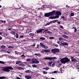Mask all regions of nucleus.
<instances>
[{
	"label": "nucleus",
	"mask_w": 79,
	"mask_h": 79,
	"mask_svg": "<svg viewBox=\"0 0 79 79\" xmlns=\"http://www.w3.org/2000/svg\"><path fill=\"white\" fill-rule=\"evenodd\" d=\"M51 16H53V15H56L55 17H50L51 19H55L56 18H59V15H61V13L57 10H54L52 12H50Z\"/></svg>",
	"instance_id": "1"
},
{
	"label": "nucleus",
	"mask_w": 79,
	"mask_h": 79,
	"mask_svg": "<svg viewBox=\"0 0 79 79\" xmlns=\"http://www.w3.org/2000/svg\"><path fill=\"white\" fill-rule=\"evenodd\" d=\"M2 71L6 72H10V70L9 69H11V70H13L14 69L11 66L4 67H2Z\"/></svg>",
	"instance_id": "2"
},
{
	"label": "nucleus",
	"mask_w": 79,
	"mask_h": 79,
	"mask_svg": "<svg viewBox=\"0 0 79 79\" xmlns=\"http://www.w3.org/2000/svg\"><path fill=\"white\" fill-rule=\"evenodd\" d=\"M60 61L62 63L65 64V63H67V62H69V61H70V60L68 59V58L67 57H66L61 59L60 60Z\"/></svg>",
	"instance_id": "3"
},
{
	"label": "nucleus",
	"mask_w": 79,
	"mask_h": 79,
	"mask_svg": "<svg viewBox=\"0 0 79 79\" xmlns=\"http://www.w3.org/2000/svg\"><path fill=\"white\" fill-rule=\"evenodd\" d=\"M59 52H60V50L58 49H52L51 50V52L54 54H55L56 53Z\"/></svg>",
	"instance_id": "4"
},
{
	"label": "nucleus",
	"mask_w": 79,
	"mask_h": 79,
	"mask_svg": "<svg viewBox=\"0 0 79 79\" xmlns=\"http://www.w3.org/2000/svg\"><path fill=\"white\" fill-rule=\"evenodd\" d=\"M57 43L59 44V45H63V46H64V45H68V44L67 42L60 43V41H57Z\"/></svg>",
	"instance_id": "5"
},
{
	"label": "nucleus",
	"mask_w": 79,
	"mask_h": 79,
	"mask_svg": "<svg viewBox=\"0 0 79 79\" xmlns=\"http://www.w3.org/2000/svg\"><path fill=\"white\" fill-rule=\"evenodd\" d=\"M31 61H32L31 63L33 64V63H39V61L34 58H33Z\"/></svg>",
	"instance_id": "6"
},
{
	"label": "nucleus",
	"mask_w": 79,
	"mask_h": 79,
	"mask_svg": "<svg viewBox=\"0 0 79 79\" xmlns=\"http://www.w3.org/2000/svg\"><path fill=\"white\" fill-rule=\"evenodd\" d=\"M56 57H46L44 58L45 60H54V59H56Z\"/></svg>",
	"instance_id": "7"
},
{
	"label": "nucleus",
	"mask_w": 79,
	"mask_h": 79,
	"mask_svg": "<svg viewBox=\"0 0 79 79\" xmlns=\"http://www.w3.org/2000/svg\"><path fill=\"white\" fill-rule=\"evenodd\" d=\"M50 16H51V15L50 14V13H46L44 15V16L46 17H48Z\"/></svg>",
	"instance_id": "8"
},
{
	"label": "nucleus",
	"mask_w": 79,
	"mask_h": 79,
	"mask_svg": "<svg viewBox=\"0 0 79 79\" xmlns=\"http://www.w3.org/2000/svg\"><path fill=\"white\" fill-rule=\"evenodd\" d=\"M25 78H26V79H31V78L32 77L29 76V75H27L26 76H25Z\"/></svg>",
	"instance_id": "9"
},
{
	"label": "nucleus",
	"mask_w": 79,
	"mask_h": 79,
	"mask_svg": "<svg viewBox=\"0 0 79 79\" xmlns=\"http://www.w3.org/2000/svg\"><path fill=\"white\" fill-rule=\"evenodd\" d=\"M37 33H40V32H42V29H40L39 30H36Z\"/></svg>",
	"instance_id": "10"
},
{
	"label": "nucleus",
	"mask_w": 79,
	"mask_h": 79,
	"mask_svg": "<svg viewBox=\"0 0 79 79\" xmlns=\"http://www.w3.org/2000/svg\"><path fill=\"white\" fill-rule=\"evenodd\" d=\"M21 63H22V62L20 60L17 61L16 62V64H18Z\"/></svg>",
	"instance_id": "11"
},
{
	"label": "nucleus",
	"mask_w": 79,
	"mask_h": 79,
	"mask_svg": "<svg viewBox=\"0 0 79 79\" xmlns=\"http://www.w3.org/2000/svg\"><path fill=\"white\" fill-rule=\"evenodd\" d=\"M59 40L60 42V43H62V41H63V38H59Z\"/></svg>",
	"instance_id": "12"
},
{
	"label": "nucleus",
	"mask_w": 79,
	"mask_h": 79,
	"mask_svg": "<svg viewBox=\"0 0 79 79\" xmlns=\"http://www.w3.org/2000/svg\"><path fill=\"white\" fill-rule=\"evenodd\" d=\"M44 52H45L46 53H48L50 52V50L45 49L44 50Z\"/></svg>",
	"instance_id": "13"
},
{
	"label": "nucleus",
	"mask_w": 79,
	"mask_h": 79,
	"mask_svg": "<svg viewBox=\"0 0 79 79\" xmlns=\"http://www.w3.org/2000/svg\"><path fill=\"white\" fill-rule=\"evenodd\" d=\"M25 73H31V71L30 70H27L25 71Z\"/></svg>",
	"instance_id": "14"
},
{
	"label": "nucleus",
	"mask_w": 79,
	"mask_h": 79,
	"mask_svg": "<svg viewBox=\"0 0 79 79\" xmlns=\"http://www.w3.org/2000/svg\"><path fill=\"white\" fill-rule=\"evenodd\" d=\"M40 46H41V47H45V46L44 45V44H43V43H40Z\"/></svg>",
	"instance_id": "15"
},
{
	"label": "nucleus",
	"mask_w": 79,
	"mask_h": 79,
	"mask_svg": "<svg viewBox=\"0 0 79 79\" xmlns=\"http://www.w3.org/2000/svg\"><path fill=\"white\" fill-rule=\"evenodd\" d=\"M72 61H74V62H76L77 61V59H73L71 60Z\"/></svg>",
	"instance_id": "16"
},
{
	"label": "nucleus",
	"mask_w": 79,
	"mask_h": 79,
	"mask_svg": "<svg viewBox=\"0 0 79 79\" xmlns=\"http://www.w3.org/2000/svg\"><path fill=\"white\" fill-rule=\"evenodd\" d=\"M63 37H64L65 39H67V38H68V36H66L65 35H63Z\"/></svg>",
	"instance_id": "17"
},
{
	"label": "nucleus",
	"mask_w": 79,
	"mask_h": 79,
	"mask_svg": "<svg viewBox=\"0 0 79 79\" xmlns=\"http://www.w3.org/2000/svg\"><path fill=\"white\" fill-rule=\"evenodd\" d=\"M40 40H44L45 39V38L43 37H41L40 38Z\"/></svg>",
	"instance_id": "18"
},
{
	"label": "nucleus",
	"mask_w": 79,
	"mask_h": 79,
	"mask_svg": "<svg viewBox=\"0 0 79 79\" xmlns=\"http://www.w3.org/2000/svg\"><path fill=\"white\" fill-rule=\"evenodd\" d=\"M19 66H24V64L21 63V64H19Z\"/></svg>",
	"instance_id": "19"
},
{
	"label": "nucleus",
	"mask_w": 79,
	"mask_h": 79,
	"mask_svg": "<svg viewBox=\"0 0 79 79\" xmlns=\"http://www.w3.org/2000/svg\"><path fill=\"white\" fill-rule=\"evenodd\" d=\"M5 47H6L5 46H2L1 47V48H3V49H5Z\"/></svg>",
	"instance_id": "20"
},
{
	"label": "nucleus",
	"mask_w": 79,
	"mask_h": 79,
	"mask_svg": "<svg viewBox=\"0 0 79 79\" xmlns=\"http://www.w3.org/2000/svg\"><path fill=\"white\" fill-rule=\"evenodd\" d=\"M43 69H45L46 71H47L48 69H49V68L48 67H46V68H44Z\"/></svg>",
	"instance_id": "21"
},
{
	"label": "nucleus",
	"mask_w": 79,
	"mask_h": 79,
	"mask_svg": "<svg viewBox=\"0 0 79 79\" xmlns=\"http://www.w3.org/2000/svg\"><path fill=\"white\" fill-rule=\"evenodd\" d=\"M43 73L44 74H47V72L45 71H43Z\"/></svg>",
	"instance_id": "22"
},
{
	"label": "nucleus",
	"mask_w": 79,
	"mask_h": 79,
	"mask_svg": "<svg viewBox=\"0 0 79 79\" xmlns=\"http://www.w3.org/2000/svg\"><path fill=\"white\" fill-rule=\"evenodd\" d=\"M5 77H0V79H5Z\"/></svg>",
	"instance_id": "23"
},
{
	"label": "nucleus",
	"mask_w": 79,
	"mask_h": 79,
	"mask_svg": "<svg viewBox=\"0 0 79 79\" xmlns=\"http://www.w3.org/2000/svg\"><path fill=\"white\" fill-rule=\"evenodd\" d=\"M26 61H31V59L30 58L27 59Z\"/></svg>",
	"instance_id": "24"
},
{
	"label": "nucleus",
	"mask_w": 79,
	"mask_h": 79,
	"mask_svg": "<svg viewBox=\"0 0 79 79\" xmlns=\"http://www.w3.org/2000/svg\"><path fill=\"white\" fill-rule=\"evenodd\" d=\"M74 15V13H71L70 14V16H73Z\"/></svg>",
	"instance_id": "25"
},
{
	"label": "nucleus",
	"mask_w": 79,
	"mask_h": 79,
	"mask_svg": "<svg viewBox=\"0 0 79 79\" xmlns=\"http://www.w3.org/2000/svg\"><path fill=\"white\" fill-rule=\"evenodd\" d=\"M32 66L33 68H37V65H32Z\"/></svg>",
	"instance_id": "26"
},
{
	"label": "nucleus",
	"mask_w": 79,
	"mask_h": 79,
	"mask_svg": "<svg viewBox=\"0 0 79 79\" xmlns=\"http://www.w3.org/2000/svg\"><path fill=\"white\" fill-rule=\"evenodd\" d=\"M30 35H31V36H33V35H34V33H30L29 34Z\"/></svg>",
	"instance_id": "27"
},
{
	"label": "nucleus",
	"mask_w": 79,
	"mask_h": 79,
	"mask_svg": "<svg viewBox=\"0 0 79 79\" xmlns=\"http://www.w3.org/2000/svg\"><path fill=\"white\" fill-rule=\"evenodd\" d=\"M12 34H13V35H15V34H16L15 32L12 31L11 32V33Z\"/></svg>",
	"instance_id": "28"
},
{
	"label": "nucleus",
	"mask_w": 79,
	"mask_h": 79,
	"mask_svg": "<svg viewBox=\"0 0 79 79\" xmlns=\"http://www.w3.org/2000/svg\"><path fill=\"white\" fill-rule=\"evenodd\" d=\"M43 48L44 49H47V48H48V47L47 46H44Z\"/></svg>",
	"instance_id": "29"
},
{
	"label": "nucleus",
	"mask_w": 79,
	"mask_h": 79,
	"mask_svg": "<svg viewBox=\"0 0 79 79\" xmlns=\"http://www.w3.org/2000/svg\"><path fill=\"white\" fill-rule=\"evenodd\" d=\"M8 48H13V47L11 46H8Z\"/></svg>",
	"instance_id": "30"
},
{
	"label": "nucleus",
	"mask_w": 79,
	"mask_h": 79,
	"mask_svg": "<svg viewBox=\"0 0 79 79\" xmlns=\"http://www.w3.org/2000/svg\"><path fill=\"white\" fill-rule=\"evenodd\" d=\"M0 63H1V64H4L5 63V62H4L0 61Z\"/></svg>",
	"instance_id": "31"
},
{
	"label": "nucleus",
	"mask_w": 79,
	"mask_h": 79,
	"mask_svg": "<svg viewBox=\"0 0 79 79\" xmlns=\"http://www.w3.org/2000/svg\"><path fill=\"white\" fill-rule=\"evenodd\" d=\"M49 39L51 40H52V39H53V37H49Z\"/></svg>",
	"instance_id": "32"
},
{
	"label": "nucleus",
	"mask_w": 79,
	"mask_h": 79,
	"mask_svg": "<svg viewBox=\"0 0 79 79\" xmlns=\"http://www.w3.org/2000/svg\"><path fill=\"white\" fill-rule=\"evenodd\" d=\"M55 63H54L52 65V67H54V66H55Z\"/></svg>",
	"instance_id": "33"
},
{
	"label": "nucleus",
	"mask_w": 79,
	"mask_h": 79,
	"mask_svg": "<svg viewBox=\"0 0 79 79\" xmlns=\"http://www.w3.org/2000/svg\"><path fill=\"white\" fill-rule=\"evenodd\" d=\"M16 35H17L16 36V38H18V37H19V36L18 35V34L16 33Z\"/></svg>",
	"instance_id": "34"
},
{
	"label": "nucleus",
	"mask_w": 79,
	"mask_h": 79,
	"mask_svg": "<svg viewBox=\"0 0 79 79\" xmlns=\"http://www.w3.org/2000/svg\"><path fill=\"white\" fill-rule=\"evenodd\" d=\"M37 56H39V57H40V53L37 54Z\"/></svg>",
	"instance_id": "35"
},
{
	"label": "nucleus",
	"mask_w": 79,
	"mask_h": 79,
	"mask_svg": "<svg viewBox=\"0 0 79 79\" xmlns=\"http://www.w3.org/2000/svg\"><path fill=\"white\" fill-rule=\"evenodd\" d=\"M48 64H52V63H53V62H52V61H50V62H48Z\"/></svg>",
	"instance_id": "36"
},
{
	"label": "nucleus",
	"mask_w": 79,
	"mask_h": 79,
	"mask_svg": "<svg viewBox=\"0 0 79 79\" xmlns=\"http://www.w3.org/2000/svg\"><path fill=\"white\" fill-rule=\"evenodd\" d=\"M19 69H24V68H23L22 67H19Z\"/></svg>",
	"instance_id": "37"
},
{
	"label": "nucleus",
	"mask_w": 79,
	"mask_h": 79,
	"mask_svg": "<svg viewBox=\"0 0 79 79\" xmlns=\"http://www.w3.org/2000/svg\"><path fill=\"white\" fill-rule=\"evenodd\" d=\"M50 23V24H52V23H54V21H51Z\"/></svg>",
	"instance_id": "38"
},
{
	"label": "nucleus",
	"mask_w": 79,
	"mask_h": 79,
	"mask_svg": "<svg viewBox=\"0 0 79 79\" xmlns=\"http://www.w3.org/2000/svg\"><path fill=\"white\" fill-rule=\"evenodd\" d=\"M54 45L55 47H58V45L57 44H54Z\"/></svg>",
	"instance_id": "39"
},
{
	"label": "nucleus",
	"mask_w": 79,
	"mask_h": 79,
	"mask_svg": "<svg viewBox=\"0 0 79 79\" xmlns=\"http://www.w3.org/2000/svg\"><path fill=\"white\" fill-rule=\"evenodd\" d=\"M32 47H35V44H33L32 45Z\"/></svg>",
	"instance_id": "40"
},
{
	"label": "nucleus",
	"mask_w": 79,
	"mask_h": 79,
	"mask_svg": "<svg viewBox=\"0 0 79 79\" xmlns=\"http://www.w3.org/2000/svg\"><path fill=\"white\" fill-rule=\"evenodd\" d=\"M60 28H61V29H63V26L60 25Z\"/></svg>",
	"instance_id": "41"
},
{
	"label": "nucleus",
	"mask_w": 79,
	"mask_h": 79,
	"mask_svg": "<svg viewBox=\"0 0 79 79\" xmlns=\"http://www.w3.org/2000/svg\"><path fill=\"white\" fill-rule=\"evenodd\" d=\"M39 46H40V45H39V44H38V45H37V48H39Z\"/></svg>",
	"instance_id": "42"
},
{
	"label": "nucleus",
	"mask_w": 79,
	"mask_h": 79,
	"mask_svg": "<svg viewBox=\"0 0 79 79\" xmlns=\"http://www.w3.org/2000/svg\"><path fill=\"white\" fill-rule=\"evenodd\" d=\"M64 34H65L66 35H69V34L66 33V32H64Z\"/></svg>",
	"instance_id": "43"
},
{
	"label": "nucleus",
	"mask_w": 79,
	"mask_h": 79,
	"mask_svg": "<svg viewBox=\"0 0 79 79\" xmlns=\"http://www.w3.org/2000/svg\"><path fill=\"white\" fill-rule=\"evenodd\" d=\"M74 30H75L74 32H76L77 31V29L76 28H75Z\"/></svg>",
	"instance_id": "44"
},
{
	"label": "nucleus",
	"mask_w": 79,
	"mask_h": 79,
	"mask_svg": "<svg viewBox=\"0 0 79 79\" xmlns=\"http://www.w3.org/2000/svg\"><path fill=\"white\" fill-rule=\"evenodd\" d=\"M50 22L47 23V25H50Z\"/></svg>",
	"instance_id": "45"
},
{
	"label": "nucleus",
	"mask_w": 79,
	"mask_h": 79,
	"mask_svg": "<svg viewBox=\"0 0 79 79\" xmlns=\"http://www.w3.org/2000/svg\"><path fill=\"white\" fill-rule=\"evenodd\" d=\"M24 37V36H20V38H23Z\"/></svg>",
	"instance_id": "46"
},
{
	"label": "nucleus",
	"mask_w": 79,
	"mask_h": 79,
	"mask_svg": "<svg viewBox=\"0 0 79 79\" xmlns=\"http://www.w3.org/2000/svg\"><path fill=\"white\" fill-rule=\"evenodd\" d=\"M53 21H54V23H55V22H56V21H58V20H55Z\"/></svg>",
	"instance_id": "47"
},
{
	"label": "nucleus",
	"mask_w": 79,
	"mask_h": 79,
	"mask_svg": "<svg viewBox=\"0 0 79 79\" xmlns=\"http://www.w3.org/2000/svg\"><path fill=\"white\" fill-rule=\"evenodd\" d=\"M74 57L72 56L71 57V59H72V60H73V59H74Z\"/></svg>",
	"instance_id": "48"
},
{
	"label": "nucleus",
	"mask_w": 79,
	"mask_h": 79,
	"mask_svg": "<svg viewBox=\"0 0 79 79\" xmlns=\"http://www.w3.org/2000/svg\"><path fill=\"white\" fill-rule=\"evenodd\" d=\"M53 73H57V72H56V71H54L53 72Z\"/></svg>",
	"instance_id": "49"
},
{
	"label": "nucleus",
	"mask_w": 79,
	"mask_h": 79,
	"mask_svg": "<svg viewBox=\"0 0 79 79\" xmlns=\"http://www.w3.org/2000/svg\"><path fill=\"white\" fill-rule=\"evenodd\" d=\"M61 18H62V19H64V16H62L61 17Z\"/></svg>",
	"instance_id": "50"
},
{
	"label": "nucleus",
	"mask_w": 79,
	"mask_h": 79,
	"mask_svg": "<svg viewBox=\"0 0 79 79\" xmlns=\"http://www.w3.org/2000/svg\"><path fill=\"white\" fill-rule=\"evenodd\" d=\"M57 23H58V24H61V23H60V22H57Z\"/></svg>",
	"instance_id": "51"
},
{
	"label": "nucleus",
	"mask_w": 79,
	"mask_h": 79,
	"mask_svg": "<svg viewBox=\"0 0 79 79\" xmlns=\"http://www.w3.org/2000/svg\"><path fill=\"white\" fill-rule=\"evenodd\" d=\"M61 64H60L59 65H58V66H61Z\"/></svg>",
	"instance_id": "52"
},
{
	"label": "nucleus",
	"mask_w": 79,
	"mask_h": 79,
	"mask_svg": "<svg viewBox=\"0 0 79 79\" xmlns=\"http://www.w3.org/2000/svg\"><path fill=\"white\" fill-rule=\"evenodd\" d=\"M2 37H1V36H0V40H2Z\"/></svg>",
	"instance_id": "53"
},
{
	"label": "nucleus",
	"mask_w": 79,
	"mask_h": 79,
	"mask_svg": "<svg viewBox=\"0 0 79 79\" xmlns=\"http://www.w3.org/2000/svg\"><path fill=\"white\" fill-rule=\"evenodd\" d=\"M17 69H19V67H17V68H16Z\"/></svg>",
	"instance_id": "54"
},
{
	"label": "nucleus",
	"mask_w": 79,
	"mask_h": 79,
	"mask_svg": "<svg viewBox=\"0 0 79 79\" xmlns=\"http://www.w3.org/2000/svg\"><path fill=\"white\" fill-rule=\"evenodd\" d=\"M38 17H39V18H41V16H40V15L38 16Z\"/></svg>",
	"instance_id": "55"
},
{
	"label": "nucleus",
	"mask_w": 79,
	"mask_h": 79,
	"mask_svg": "<svg viewBox=\"0 0 79 79\" xmlns=\"http://www.w3.org/2000/svg\"><path fill=\"white\" fill-rule=\"evenodd\" d=\"M7 53H10V52L9 51H7Z\"/></svg>",
	"instance_id": "56"
},
{
	"label": "nucleus",
	"mask_w": 79,
	"mask_h": 79,
	"mask_svg": "<svg viewBox=\"0 0 79 79\" xmlns=\"http://www.w3.org/2000/svg\"><path fill=\"white\" fill-rule=\"evenodd\" d=\"M2 23H4V21L3 20H1Z\"/></svg>",
	"instance_id": "57"
},
{
	"label": "nucleus",
	"mask_w": 79,
	"mask_h": 79,
	"mask_svg": "<svg viewBox=\"0 0 79 79\" xmlns=\"http://www.w3.org/2000/svg\"><path fill=\"white\" fill-rule=\"evenodd\" d=\"M35 55H36L37 56V53H35Z\"/></svg>",
	"instance_id": "58"
},
{
	"label": "nucleus",
	"mask_w": 79,
	"mask_h": 79,
	"mask_svg": "<svg viewBox=\"0 0 79 79\" xmlns=\"http://www.w3.org/2000/svg\"><path fill=\"white\" fill-rule=\"evenodd\" d=\"M24 56V55H23L21 56H22V57H23V56Z\"/></svg>",
	"instance_id": "59"
},
{
	"label": "nucleus",
	"mask_w": 79,
	"mask_h": 79,
	"mask_svg": "<svg viewBox=\"0 0 79 79\" xmlns=\"http://www.w3.org/2000/svg\"><path fill=\"white\" fill-rule=\"evenodd\" d=\"M2 32H0V35H2Z\"/></svg>",
	"instance_id": "60"
},
{
	"label": "nucleus",
	"mask_w": 79,
	"mask_h": 79,
	"mask_svg": "<svg viewBox=\"0 0 79 79\" xmlns=\"http://www.w3.org/2000/svg\"><path fill=\"white\" fill-rule=\"evenodd\" d=\"M49 65L50 66H52V65L51 64H49Z\"/></svg>",
	"instance_id": "61"
},
{
	"label": "nucleus",
	"mask_w": 79,
	"mask_h": 79,
	"mask_svg": "<svg viewBox=\"0 0 79 79\" xmlns=\"http://www.w3.org/2000/svg\"><path fill=\"white\" fill-rule=\"evenodd\" d=\"M66 6V7H68V8H69V6H68V5H67Z\"/></svg>",
	"instance_id": "62"
},
{
	"label": "nucleus",
	"mask_w": 79,
	"mask_h": 79,
	"mask_svg": "<svg viewBox=\"0 0 79 79\" xmlns=\"http://www.w3.org/2000/svg\"><path fill=\"white\" fill-rule=\"evenodd\" d=\"M8 30H9V31H10V30H11V28L9 29Z\"/></svg>",
	"instance_id": "63"
},
{
	"label": "nucleus",
	"mask_w": 79,
	"mask_h": 79,
	"mask_svg": "<svg viewBox=\"0 0 79 79\" xmlns=\"http://www.w3.org/2000/svg\"><path fill=\"white\" fill-rule=\"evenodd\" d=\"M60 70H62V69L61 68L60 69Z\"/></svg>",
	"instance_id": "64"
}]
</instances>
